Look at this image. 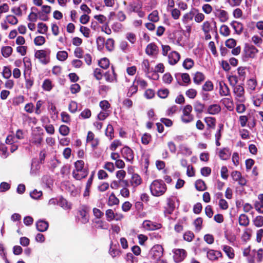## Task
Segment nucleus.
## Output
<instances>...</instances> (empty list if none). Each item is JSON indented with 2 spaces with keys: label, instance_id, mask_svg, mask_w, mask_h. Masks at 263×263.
I'll use <instances>...</instances> for the list:
<instances>
[{
  "label": "nucleus",
  "instance_id": "nucleus-19",
  "mask_svg": "<svg viewBox=\"0 0 263 263\" xmlns=\"http://www.w3.org/2000/svg\"><path fill=\"white\" fill-rule=\"evenodd\" d=\"M180 59V54L176 51H172L168 54V63L171 65L176 64Z\"/></svg>",
  "mask_w": 263,
  "mask_h": 263
},
{
  "label": "nucleus",
  "instance_id": "nucleus-37",
  "mask_svg": "<svg viewBox=\"0 0 263 263\" xmlns=\"http://www.w3.org/2000/svg\"><path fill=\"white\" fill-rule=\"evenodd\" d=\"M142 70L147 75L151 72L150 65L148 60H144L141 63Z\"/></svg>",
  "mask_w": 263,
  "mask_h": 263
},
{
  "label": "nucleus",
  "instance_id": "nucleus-64",
  "mask_svg": "<svg viewBox=\"0 0 263 263\" xmlns=\"http://www.w3.org/2000/svg\"><path fill=\"white\" fill-rule=\"evenodd\" d=\"M114 40L112 39H108L105 43L106 49L108 51H112L114 48Z\"/></svg>",
  "mask_w": 263,
  "mask_h": 263
},
{
  "label": "nucleus",
  "instance_id": "nucleus-44",
  "mask_svg": "<svg viewBox=\"0 0 263 263\" xmlns=\"http://www.w3.org/2000/svg\"><path fill=\"white\" fill-rule=\"evenodd\" d=\"M43 193L41 191H38L36 189H34L33 191L30 192V197L34 199L39 200L42 196Z\"/></svg>",
  "mask_w": 263,
  "mask_h": 263
},
{
  "label": "nucleus",
  "instance_id": "nucleus-34",
  "mask_svg": "<svg viewBox=\"0 0 263 263\" xmlns=\"http://www.w3.org/2000/svg\"><path fill=\"white\" fill-rule=\"evenodd\" d=\"M195 15V14L193 11H191L189 12L185 13L182 18V21L183 23L186 24L190 21H192Z\"/></svg>",
  "mask_w": 263,
  "mask_h": 263
},
{
  "label": "nucleus",
  "instance_id": "nucleus-45",
  "mask_svg": "<svg viewBox=\"0 0 263 263\" xmlns=\"http://www.w3.org/2000/svg\"><path fill=\"white\" fill-rule=\"evenodd\" d=\"M106 136L109 138V140H111L114 137V128L111 124H108L105 130Z\"/></svg>",
  "mask_w": 263,
  "mask_h": 263
},
{
  "label": "nucleus",
  "instance_id": "nucleus-26",
  "mask_svg": "<svg viewBox=\"0 0 263 263\" xmlns=\"http://www.w3.org/2000/svg\"><path fill=\"white\" fill-rule=\"evenodd\" d=\"M231 26L238 34H240L243 30V25L240 22L233 21L231 22Z\"/></svg>",
  "mask_w": 263,
  "mask_h": 263
},
{
  "label": "nucleus",
  "instance_id": "nucleus-61",
  "mask_svg": "<svg viewBox=\"0 0 263 263\" xmlns=\"http://www.w3.org/2000/svg\"><path fill=\"white\" fill-rule=\"evenodd\" d=\"M194 238V233L190 231L185 232L183 235L184 240L185 241H187L188 242L192 241Z\"/></svg>",
  "mask_w": 263,
  "mask_h": 263
},
{
  "label": "nucleus",
  "instance_id": "nucleus-42",
  "mask_svg": "<svg viewBox=\"0 0 263 263\" xmlns=\"http://www.w3.org/2000/svg\"><path fill=\"white\" fill-rule=\"evenodd\" d=\"M202 89L205 91H211L214 89V85L211 81H206L203 85Z\"/></svg>",
  "mask_w": 263,
  "mask_h": 263
},
{
  "label": "nucleus",
  "instance_id": "nucleus-47",
  "mask_svg": "<svg viewBox=\"0 0 263 263\" xmlns=\"http://www.w3.org/2000/svg\"><path fill=\"white\" fill-rule=\"evenodd\" d=\"M84 162L82 160H78L74 163L75 169L73 172H77L78 171L87 170L84 168Z\"/></svg>",
  "mask_w": 263,
  "mask_h": 263
},
{
  "label": "nucleus",
  "instance_id": "nucleus-22",
  "mask_svg": "<svg viewBox=\"0 0 263 263\" xmlns=\"http://www.w3.org/2000/svg\"><path fill=\"white\" fill-rule=\"evenodd\" d=\"M231 155V152L229 148L224 147L220 149L218 152V156L222 160H228Z\"/></svg>",
  "mask_w": 263,
  "mask_h": 263
},
{
  "label": "nucleus",
  "instance_id": "nucleus-38",
  "mask_svg": "<svg viewBox=\"0 0 263 263\" xmlns=\"http://www.w3.org/2000/svg\"><path fill=\"white\" fill-rule=\"evenodd\" d=\"M53 87L52 82L49 79H45L42 84V88L45 91H50Z\"/></svg>",
  "mask_w": 263,
  "mask_h": 263
},
{
  "label": "nucleus",
  "instance_id": "nucleus-62",
  "mask_svg": "<svg viewBox=\"0 0 263 263\" xmlns=\"http://www.w3.org/2000/svg\"><path fill=\"white\" fill-rule=\"evenodd\" d=\"M110 111H104L102 110L98 115V119L100 121L104 120L107 117L109 116Z\"/></svg>",
  "mask_w": 263,
  "mask_h": 263
},
{
  "label": "nucleus",
  "instance_id": "nucleus-20",
  "mask_svg": "<svg viewBox=\"0 0 263 263\" xmlns=\"http://www.w3.org/2000/svg\"><path fill=\"white\" fill-rule=\"evenodd\" d=\"M36 229L38 231L44 232L46 231L49 227L48 222L44 220L40 219L35 223Z\"/></svg>",
  "mask_w": 263,
  "mask_h": 263
},
{
  "label": "nucleus",
  "instance_id": "nucleus-7",
  "mask_svg": "<svg viewBox=\"0 0 263 263\" xmlns=\"http://www.w3.org/2000/svg\"><path fill=\"white\" fill-rule=\"evenodd\" d=\"M233 91L235 96V98L238 102L240 103L245 102V90L242 85H237V86L233 87Z\"/></svg>",
  "mask_w": 263,
  "mask_h": 263
},
{
  "label": "nucleus",
  "instance_id": "nucleus-17",
  "mask_svg": "<svg viewBox=\"0 0 263 263\" xmlns=\"http://www.w3.org/2000/svg\"><path fill=\"white\" fill-rule=\"evenodd\" d=\"M120 186L122 189L120 190V195L124 197L128 198L129 196V191L128 189V187L129 186V183L128 181H122V183H120Z\"/></svg>",
  "mask_w": 263,
  "mask_h": 263
},
{
  "label": "nucleus",
  "instance_id": "nucleus-27",
  "mask_svg": "<svg viewBox=\"0 0 263 263\" xmlns=\"http://www.w3.org/2000/svg\"><path fill=\"white\" fill-rule=\"evenodd\" d=\"M205 79L204 75L201 72H196L193 78V81L195 84L200 85Z\"/></svg>",
  "mask_w": 263,
  "mask_h": 263
},
{
  "label": "nucleus",
  "instance_id": "nucleus-14",
  "mask_svg": "<svg viewBox=\"0 0 263 263\" xmlns=\"http://www.w3.org/2000/svg\"><path fill=\"white\" fill-rule=\"evenodd\" d=\"M142 183V179L138 174H133L130 178L129 183V186L133 188V192L135 191L136 187L140 185Z\"/></svg>",
  "mask_w": 263,
  "mask_h": 263
},
{
  "label": "nucleus",
  "instance_id": "nucleus-21",
  "mask_svg": "<svg viewBox=\"0 0 263 263\" xmlns=\"http://www.w3.org/2000/svg\"><path fill=\"white\" fill-rule=\"evenodd\" d=\"M206 257L211 261H215L217 260L218 258L222 257V254L220 251L211 249L207 252Z\"/></svg>",
  "mask_w": 263,
  "mask_h": 263
},
{
  "label": "nucleus",
  "instance_id": "nucleus-28",
  "mask_svg": "<svg viewBox=\"0 0 263 263\" xmlns=\"http://www.w3.org/2000/svg\"><path fill=\"white\" fill-rule=\"evenodd\" d=\"M208 112L211 115H216L218 114L221 110V107L219 105L214 104L210 105L208 108Z\"/></svg>",
  "mask_w": 263,
  "mask_h": 263
},
{
  "label": "nucleus",
  "instance_id": "nucleus-36",
  "mask_svg": "<svg viewBox=\"0 0 263 263\" xmlns=\"http://www.w3.org/2000/svg\"><path fill=\"white\" fill-rule=\"evenodd\" d=\"M119 200L116 197L114 193H111L109 197L107 204L109 206L118 204Z\"/></svg>",
  "mask_w": 263,
  "mask_h": 263
},
{
  "label": "nucleus",
  "instance_id": "nucleus-15",
  "mask_svg": "<svg viewBox=\"0 0 263 263\" xmlns=\"http://www.w3.org/2000/svg\"><path fill=\"white\" fill-rule=\"evenodd\" d=\"M143 227L146 230L153 231L161 228V226L159 223L154 222L150 220H144L142 223Z\"/></svg>",
  "mask_w": 263,
  "mask_h": 263
},
{
  "label": "nucleus",
  "instance_id": "nucleus-24",
  "mask_svg": "<svg viewBox=\"0 0 263 263\" xmlns=\"http://www.w3.org/2000/svg\"><path fill=\"white\" fill-rule=\"evenodd\" d=\"M58 205L65 210H70L72 208V204L63 197L59 198Z\"/></svg>",
  "mask_w": 263,
  "mask_h": 263
},
{
  "label": "nucleus",
  "instance_id": "nucleus-35",
  "mask_svg": "<svg viewBox=\"0 0 263 263\" xmlns=\"http://www.w3.org/2000/svg\"><path fill=\"white\" fill-rule=\"evenodd\" d=\"M179 149L180 153L184 155L190 156L192 153L191 149L184 144L180 145Z\"/></svg>",
  "mask_w": 263,
  "mask_h": 263
},
{
  "label": "nucleus",
  "instance_id": "nucleus-18",
  "mask_svg": "<svg viewBox=\"0 0 263 263\" xmlns=\"http://www.w3.org/2000/svg\"><path fill=\"white\" fill-rule=\"evenodd\" d=\"M219 86V95L221 96H230V90L228 85L222 81L218 82Z\"/></svg>",
  "mask_w": 263,
  "mask_h": 263
},
{
  "label": "nucleus",
  "instance_id": "nucleus-30",
  "mask_svg": "<svg viewBox=\"0 0 263 263\" xmlns=\"http://www.w3.org/2000/svg\"><path fill=\"white\" fill-rule=\"evenodd\" d=\"M193 106L194 110L197 114H201L205 108L204 104L199 101H196Z\"/></svg>",
  "mask_w": 263,
  "mask_h": 263
},
{
  "label": "nucleus",
  "instance_id": "nucleus-23",
  "mask_svg": "<svg viewBox=\"0 0 263 263\" xmlns=\"http://www.w3.org/2000/svg\"><path fill=\"white\" fill-rule=\"evenodd\" d=\"M158 47L155 43L149 44L145 49V52L149 56H154L156 55L158 53Z\"/></svg>",
  "mask_w": 263,
  "mask_h": 263
},
{
  "label": "nucleus",
  "instance_id": "nucleus-8",
  "mask_svg": "<svg viewBox=\"0 0 263 263\" xmlns=\"http://www.w3.org/2000/svg\"><path fill=\"white\" fill-rule=\"evenodd\" d=\"M201 30L203 33L212 32L216 33L217 28L216 26V23L215 21H204L201 25Z\"/></svg>",
  "mask_w": 263,
  "mask_h": 263
},
{
  "label": "nucleus",
  "instance_id": "nucleus-49",
  "mask_svg": "<svg viewBox=\"0 0 263 263\" xmlns=\"http://www.w3.org/2000/svg\"><path fill=\"white\" fill-rule=\"evenodd\" d=\"M37 31L41 34H45L48 30L47 25L43 23H39L37 24Z\"/></svg>",
  "mask_w": 263,
  "mask_h": 263
},
{
  "label": "nucleus",
  "instance_id": "nucleus-13",
  "mask_svg": "<svg viewBox=\"0 0 263 263\" xmlns=\"http://www.w3.org/2000/svg\"><path fill=\"white\" fill-rule=\"evenodd\" d=\"M104 77L106 81L107 82L114 83L117 82V74L115 72V69L113 67H111L110 70L104 73Z\"/></svg>",
  "mask_w": 263,
  "mask_h": 263
},
{
  "label": "nucleus",
  "instance_id": "nucleus-1",
  "mask_svg": "<svg viewBox=\"0 0 263 263\" xmlns=\"http://www.w3.org/2000/svg\"><path fill=\"white\" fill-rule=\"evenodd\" d=\"M152 194L154 196H160L166 191V186L164 182L161 180H155L150 185Z\"/></svg>",
  "mask_w": 263,
  "mask_h": 263
},
{
  "label": "nucleus",
  "instance_id": "nucleus-43",
  "mask_svg": "<svg viewBox=\"0 0 263 263\" xmlns=\"http://www.w3.org/2000/svg\"><path fill=\"white\" fill-rule=\"evenodd\" d=\"M195 187L198 191H203L206 189L204 182L202 180H198L195 182Z\"/></svg>",
  "mask_w": 263,
  "mask_h": 263
},
{
  "label": "nucleus",
  "instance_id": "nucleus-12",
  "mask_svg": "<svg viewBox=\"0 0 263 263\" xmlns=\"http://www.w3.org/2000/svg\"><path fill=\"white\" fill-rule=\"evenodd\" d=\"M174 259L176 262L182 261L186 256V251L183 249H176L173 250Z\"/></svg>",
  "mask_w": 263,
  "mask_h": 263
},
{
  "label": "nucleus",
  "instance_id": "nucleus-41",
  "mask_svg": "<svg viewBox=\"0 0 263 263\" xmlns=\"http://www.w3.org/2000/svg\"><path fill=\"white\" fill-rule=\"evenodd\" d=\"M148 19L152 22H157L159 20L158 12L157 10H154L148 16Z\"/></svg>",
  "mask_w": 263,
  "mask_h": 263
},
{
  "label": "nucleus",
  "instance_id": "nucleus-3",
  "mask_svg": "<svg viewBox=\"0 0 263 263\" xmlns=\"http://www.w3.org/2000/svg\"><path fill=\"white\" fill-rule=\"evenodd\" d=\"M192 110V106L190 104H187L183 107L181 116V120L183 123L187 124L194 120V116L191 113Z\"/></svg>",
  "mask_w": 263,
  "mask_h": 263
},
{
  "label": "nucleus",
  "instance_id": "nucleus-51",
  "mask_svg": "<svg viewBox=\"0 0 263 263\" xmlns=\"http://www.w3.org/2000/svg\"><path fill=\"white\" fill-rule=\"evenodd\" d=\"M68 57V53L65 51H60L58 52L57 54V58L58 60L61 61H64Z\"/></svg>",
  "mask_w": 263,
  "mask_h": 263
},
{
  "label": "nucleus",
  "instance_id": "nucleus-5",
  "mask_svg": "<svg viewBox=\"0 0 263 263\" xmlns=\"http://www.w3.org/2000/svg\"><path fill=\"white\" fill-rule=\"evenodd\" d=\"M89 210L86 206H83L79 211L77 216V219L79 222L82 224H86L89 222Z\"/></svg>",
  "mask_w": 263,
  "mask_h": 263
},
{
  "label": "nucleus",
  "instance_id": "nucleus-9",
  "mask_svg": "<svg viewBox=\"0 0 263 263\" xmlns=\"http://www.w3.org/2000/svg\"><path fill=\"white\" fill-rule=\"evenodd\" d=\"M122 156L126 160V161L133 163L134 154L133 150L128 146H124L121 150Z\"/></svg>",
  "mask_w": 263,
  "mask_h": 263
},
{
  "label": "nucleus",
  "instance_id": "nucleus-58",
  "mask_svg": "<svg viewBox=\"0 0 263 263\" xmlns=\"http://www.w3.org/2000/svg\"><path fill=\"white\" fill-rule=\"evenodd\" d=\"M256 85L257 82L254 79H250L247 82L248 87L250 90L252 91H253L255 89Z\"/></svg>",
  "mask_w": 263,
  "mask_h": 263
},
{
  "label": "nucleus",
  "instance_id": "nucleus-53",
  "mask_svg": "<svg viewBox=\"0 0 263 263\" xmlns=\"http://www.w3.org/2000/svg\"><path fill=\"white\" fill-rule=\"evenodd\" d=\"M204 121L209 127L214 128L215 126L216 120L213 117H205Z\"/></svg>",
  "mask_w": 263,
  "mask_h": 263
},
{
  "label": "nucleus",
  "instance_id": "nucleus-16",
  "mask_svg": "<svg viewBox=\"0 0 263 263\" xmlns=\"http://www.w3.org/2000/svg\"><path fill=\"white\" fill-rule=\"evenodd\" d=\"M258 50L252 45H246L243 49V52L246 58H253Z\"/></svg>",
  "mask_w": 263,
  "mask_h": 263
},
{
  "label": "nucleus",
  "instance_id": "nucleus-10",
  "mask_svg": "<svg viewBox=\"0 0 263 263\" xmlns=\"http://www.w3.org/2000/svg\"><path fill=\"white\" fill-rule=\"evenodd\" d=\"M214 16L217 17L222 23L227 22L229 19L228 13L224 10L219 8H215L213 11Z\"/></svg>",
  "mask_w": 263,
  "mask_h": 263
},
{
  "label": "nucleus",
  "instance_id": "nucleus-59",
  "mask_svg": "<svg viewBox=\"0 0 263 263\" xmlns=\"http://www.w3.org/2000/svg\"><path fill=\"white\" fill-rule=\"evenodd\" d=\"M99 105L102 110L110 111L109 109L110 108V105L107 101H101L99 103Z\"/></svg>",
  "mask_w": 263,
  "mask_h": 263
},
{
  "label": "nucleus",
  "instance_id": "nucleus-39",
  "mask_svg": "<svg viewBox=\"0 0 263 263\" xmlns=\"http://www.w3.org/2000/svg\"><path fill=\"white\" fill-rule=\"evenodd\" d=\"M1 52L3 57L8 58L11 54L12 48L10 46H5L2 47Z\"/></svg>",
  "mask_w": 263,
  "mask_h": 263
},
{
  "label": "nucleus",
  "instance_id": "nucleus-60",
  "mask_svg": "<svg viewBox=\"0 0 263 263\" xmlns=\"http://www.w3.org/2000/svg\"><path fill=\"white\" fill-rule=\"evenodd\" d=\"M99 66L103 68L107 69L109 65V61L108 59L104 58L101 59L99 62Z\"/></svg>",
  "mask_w": 263,
  "mask_h": 263
},
{
  "label": "nucleus",
  "instance_id": "nucleus-63",
  "mask_svg": "<svg viewBox=\"0 0 263 263\" xmlns=\"http://www.w3.org/2000/svg\"><path fill=\"white\" fill-rule=\"evenodd\" d=\"M2 74L4 78L8 79L12 74L10 68L7 66H4L3 68Z\"/></svg>",
  "mask_w": 263,
  "mask_h": 263
},
{
  "label": "nucleus",
  "instance_id": "nucleus-4",
  "mask_svg": "<svg viewBox=\"0 0 263 263\" xmlns=\"http://www.w3.org/2000/svg\"><path fill=\"white\" fill-rule=\"evenodd\" d=\"M50 50L48 49L39 50L35 52V57L39 59L40 62L44 65L48 64L50 61Z\"/></svg>",
  "mask_w": 263,
  "mask_h": 263
},
{
  "label": "nucleus",
  "instance_id": "nucleus-40",
  "mask_svg": "<svg viewBox=\"0 0 263 263\" xmlns=\"http://www.w3.org/2000/svg\"><path fill=\"white\" fill-rule=\"evenodd\" d=\"M194 65V61L191 58H186L183 62L182 66L186 69H191Z\"/></svg>",
  "mask_w": 263,
  "mask_h": 263
},
{
  "label": "nucleus",
  "instance_id": "nucleus-48",
  "mask_svg": "<svg viewBox=\"0 0 263 263\" xmlns=\"http://www.w3.org/2000/svg\"><path fill=\"white\" fill-rule=\"evenodd\" d=\"M125 175L126 172L123 170H119L116 172V177L119 179V183H122V181H128L127 180L124 179Z\"/></svg>",
  "mask_w": 263,
  "mask_h": 263
},
{
  "label": "nucleus",
  "instance_id": "nucleus-50",
  "mask_svg": "<svg viewBox=\"0 0 263 263\" xmlns=\"http://www.w3.org/2000/svg\"><path fill=\"white\" fill-rule=\"evenodd\" d=\"M197 95V91L196 89L190 88L185 92V95L190 99H193L195 98Z\"/></svg>",
  "mask_w": 263,
  "mask_h": 263
},
{
  "label": "nucleus",
  "instance_id": "nucleus-55",
  "mask_svg": "<svg viewBox=\"0 0 263 263\" xmlns=\"http://www.w3.org/2000/svg\"><path fill=\"white\" fill-rule=\"evenodd\" d=\"M220 33L225 36H228L230 33V29L228 26L222 25L220 28Z\"/></svg>",
  "mask_w": 263,
  "mask_h": 263
},
{
  "label": "nucleus",
  "instance_id": "nucleus-2",
  "mask_svg": "<svg viewBox=\"0 0 263 263\" xmlns=\"http://www.w3.org/2000/svg\"><path fill=\"white\" fill-rule=\"evenodd\" d=\"M142 4L139 1H134L130 2L127 6L126 11L128 14L132 12L137 13L138 15L141 17H143L145 13L142 10Z\"/></svg>",
  "mask_w": 263,
  "mask_h": 263
},
{
  "label": "nucleus",
  "instance_id": "nucleus-11",
  "mask_svg": "<svg viewBox=\"0 0 263 263\" xmlns=\"http://www.w3.org/2000/svg\"><path fill=\"white\" fill-rule=\"evenodd\" d=\"M178 201L177 197L175 196H172L167 199V208L165 211V214H171L174 211L175 206L176 202Z\"/></svg>",
  "mask_w": 263,
  "mask_h": 263
},
{
  "label": "nucleus",
  "instance_id": "nucleus-54",
  "mask_svg": "<svg viewBox=\"0 0 263 263\" xmlns=\"http://www.w3.org/2000/svg\"><path fill=\"white\" fill-rule=\"evenodd\" d=\"M254 224L256 227H261L263 226V216H257L253 220Z\"/></svg>",
  "mask_w": 263,
  "mask_h": 263
},
{
  "label": "nucleus",
  "instance_id": "nucleus-57",
  "mask_svg": "<svg viewBox=\"0 0 263 263\" xmlns=\"http://www.w3.org/2000/svg\"><path fill=\"white\" fill-rule=\"evenodd\" d=\"M202 222V218L200 217L197 218L195 220L194 224L196 231L199 232L201 230Z\"/></svg>",
  "mask_w": 263,
  "mask_h": 263
},
{
  "label": "nucleus",
  "instance_id": "nucleus-25",
  "mask_svg": "<svg viewBox=\"0 0 263 263\" xmlns=\"http://www.w3.org/2000/svg\"><path fill=\"white\" fill-rule=\"evenodd\" d=\"M87 170H81L77 172H72V176L76 180H80L86 177L88 175Z\"/></svg>",
  "mask_w": 263,
  "mask_h": 263
},
{
  "label": "nucleus",
  "instance_id": "nucleus-33",
  "mask_svg": "<svg viewBox=\"0 0 263 263\" xmlns=\"http://www.w3.org/2000/svg\"><path fill=\"white\" fill-rule=\"evenodd\" d=\"M238 220L239 225L241 226L246 227L249 224V218L244 214H241L239 215Z\"/></svg>",
  "mask_w": 263,
  "mask_h": 263
},
{
  "label": "nucleus",
  "instance_id": "nucleus-32",
  "mask_svg": "<svg viewBox=\"0 0 263 263\" xmlns=\"http://www.w3.org/2000/svg\"><path fill=\"white\" fill-rule=\"evenodd\" d=\"M43 141V138L39 134H34L32 135V137L30 140V142L32 144H34L37 146H39L41 145Z\"/></svg>",
  "mask_w": 263,
  "mask_h": 263
},
{
  "label": "nucleus",
  "instance_id": "nucleus-46",
  "mask_svg": "<svg viewBox=\"0 0 263 263\" xmlns=\"http://www.w3.org/2000/svg\"><path fill=\"white\" fill-rule=\"evenodd\" d=\"M59 133L63 136H67L70 132V128L65 125H61L59 129Z\"/></svg>",
  "mask_w": 263,
  "mask_h": 263
},
{
  "label": "nucleus",
  "instance_id": "nucleus-6",
  "mask_svg": "<svg viewBox=\"0 0 263 263\" xmlns=\"http://www.w3.org/2000/svg\"><path fill=\"white\" fill-rule=\"evenodd\" d=\"M163 255V248L160 245H156L153 246L149 253V257L153 260L159 259L160 257H162Z\"/></svg>",
  "mask_w": 263,
  "mask_h": 263
},
{
  "label": "nucleus",
  "instance_id": "nucleus-29",
  "mask_svg": "<svg viewBox=\"0 0 263 263\" xmlns=\"http://www.w3.org/2000/svg\"><path fill=\"white\" fill-rule=\"evenodd\" d=\"M221 249L229 258L232 259L234 257V250L232 247L227 245H222L221 246Z\"/></svg>",
  "mask_w": 263,
  "mask_h": 263
},
{
  "label": "nucleus",
  "instance_id": "nucleus-56",
  "mask_svg": "<svg viewBox=\"0 0 263 263\" xmlns=\"http://www.w3.org/2000/svg\"><path fill=\"white\" fill-rule=\"evenodd\" d=\"M61 120L63 122H64L65 123L68 124L70 122L71 118L69 115L65 112V111H62L61 113Z\"/></svg>",
  "mask_w": 263,
  "mask_h": 263
},
{
  "label": "nucleus",
  "instance_id": "nucleus-52",
  "mask_svg": "<svg viewBox=\"0 0 263 263\" xmlns=\"http://www.w3.org/2000/svg\"><path fill=\"white\" fill-rule=\"evenodd\" d=\"M6 21L12 25H15L18 23L17 18L13 15H7L6 17Z\"/></svg>",
  "mask_w": 263,
  "mask_h": 263
},
{
  "label": "nucleus",
  "instance_id": "nucleus-31",
  "mask_svg": "<svg viewBox=\"0 0 263 263\" xmlns=\"http://www.w3.org/2000/svg\"><path fill=\"white\" fill-rule=\"evenodd\" d=\"M221 102L229 110L233 109V101L231 98H224L221 100Z\"/></svg>",
  "mask_w": 263,
  "mask_h": 263
}]
</instances>
